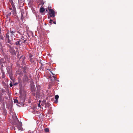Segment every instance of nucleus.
Wrapping results in <instances>:
<instances>
[{"mask_svg":"<svg viewBox=\"0 0 133 133\" xmlns=\"http://www.w3.org/2000/svg\"><path fill=\"white\" fill-rule=\"evenodd\" d=\"M52 19H50L49 21V23L52 24Z\"/></svg>","mask_w":133,"mask_h":133,"instance_id":"29","label":"nucleus"},{"mask_svg":"<svg viewBox=\"0 0 133 133\" xmlns=\"http://www.w3.org/2000/svg\"><path fill=\"white\" fill-rule=\"evenodd\" d=\"M8 95H9V93H8Z\"/></svg>","mask_w":133,"mask_h":133,"instance_id":"44","label":"nucleus"},{"mask_svg":"<svg viewBox=\"0 0 133 133\" xmlns=\"http://www.w3.org/2000/svg\"><path fill=\"white\" fill-rule=\"evenodd\" d=\"M59 96L58 95H56L55 96V98L56 100H57H57L59 98Z\"/></svg>","mask_w":133,"mask_h":133,"instance_id":"22","label":"nucleus"},{"mask_svg":"<svg viewBox=\"0 0 133 133\" xmlns=\"http://www.w3.org/2000/svg\"><path fill=\"white\" fill-rule=\"evenodd\" d=\"M37 97L39 98L41 96L40 93V90L38 89L36 91V93H35V95L34 96Z\"/></svg>","mask_w":133,"mask_h":133,"instance_id":"10","label":"nucleus"},{"mask_svg":"<svg viewBox=\"0 0 133 133\" xmlns=\"http://www.w3.org/2000/svg\"><path fill=\"white\" fill-rule=\"evenodd\" d=\"M53 23L54 24H56V22L55 21H53Z\"/></svg>","mask_w":133,"mask_h":133,"instance_id":"33","label":"nucleus"},{"mask_svg":"<svg viewBox=\"0 0 133 133\" xmlns=\"http://www.w3.org/2000/svg\"><path fill=\"white\" fill-rule=\"evenodd\" d=\"M25 57L24 56H23V55H21L20 57L18 58L17 60L19 61L20 59H21V61H23L25 59Z\"/></svg>","mask_w":133,"mask_h":133,"instance_id":"17","label":"nucleus"},{"mask_svg":"<svg viewBox=\"0 0 133 133\" xmlns=\"http://www.w3.org/2000/svg\"><path fill=\"white\" fill-rule=\"evenodd\" d=\"M53 77H54V79H55L56 78L54 76Z\"/></svg>","mask_w":133,"mask_h":133,"instance_id":"36","label":"nucleus"},{"mask_svg":"<svg viewBox=\"0 0 133 133\" xmlns=\"http://www.w3.org/2000/svg\"><path fill=\"white\" fill-rule=\"evenodd\" d=\"M25 72H25V71H24V73H25Z\"/></svg>","mask_w":133,"mask_h":133,"instance_id":"38","label":"nucleus"},{"mask_svg":"<svg viewBox=\"0 0 133 133\" xmlns=\"http://www.w3.org/2000/svg\"><path fill=\"white\" fill-rule=\"evenodd\" d=\"M18 3L19 4V1L18 0Z\"/></svg>","mask_w":133,"mask_h":133,"instance_id":"35","label":"nucleus"},{"mask_svg":"<svg viewBox=\"0 0 133 133\" xmlns=\"http://www.w3.org/2000/svg\"><path fill=\"white\" fill-rule=\"evenodd\" d=\"M57 100H56V101H55V102H57Z\"/></svg>","mask_w":133,"mask_h":133,"instance_id":"37","label":"nucleus"},{"mask_svg":"<svg viewBox=\"0 0 133 133\" xmlns=\"http://www.w3.org/2000/svg\"><path fill=\"white\" fill-rule=\"evenodd\" d=\"M38 106L39 107H41V105H40V103H39V104H38Z\"/></svg>","mask_w":133,"mask_h":133,"instance_id":"32","label":"nucleus"},{"mask_svg":"<svg viewBox=\"0 0 133 133\" xmlns=\"http://www.w3.org/2000/svg\"><path fill=\"white\" fill-rule=\"evenodd\" d=\"M12 120L13 124L15 125L16 127L18 129V130H21L22 129V123L19 121L16 116L13 115Z\"/></svg>","mask_w":133,"mask_h":133,"instance_id":"1","label":"nucleus"},{"mask_svg":"<svg viewBox=\"0 0 133 133\" xmlns=\"http://www.w3.org/2000/svg\"><path fill=\"white\" fill-rule=\"evenodd\" d=\"M5 37L4 32H0V39L3 40L4 38Z\"/></svg>","mask_w":133,"mask_h":133,"instance_id":"14","label":"nucleus"},{"mask_svg":"<svg viewBox=\"0 0 133 133\" xmlns=\"http://www.w3.org/2000/svg\"><path fill=\"white\" fill-rule=\"evenodd\" d=\"M1 46H2V47H1V50H2V51H3V50H2V49L3 48H2V45H1Z\"/></svg>","mask_w":133,"mask_h":133,"instance_id":"31","label":"nucleus"},{"mask_svg":"<svg viewBox=\"0 0 133 133\" xmlns=\"http://www.w3.org/2000/svg\"><path fill=\"white\" fill-rule=\"evenodd\" d=\"M45 10V9L43 8L42 7L40 8V12L41 13L43 12H44Z\"/></svg>","mask_w":133,"mask_h":133,"instance_id":"18","label":"nucleus"},{"mask_svg":"<svg viewBox=\"0 0 133 133\" xmlns=\"http://www.w3.org/2000/svg\"><path fill=\"white\" fill-rule=\"evenodd\" d=\"M46 11H48L47 9H46Z\"/></svg>","mask_w":133,"mask_h":133,"instance_id":"39","label":"nucleus"},{"mask_svg":"<svg viewBox=\"0 0 133 133\" xmlns=\"http://www.w3.org/2000/svg\"><path fill=\"white\" fill-rule=\"evenodd\" d=\"M14 129L15 130V128Z\"/></svg>","mask_w":133,"mask_h":133,"instance_id":"42","label":"nucleus"},{"mask_svg":"<svg viewBox=\"0 0 133 133\" xmlns=\"http://www.w3.org/2000/svg\"><path fill=\"white\" fill-rule=\"evenodd\" d=\"M44 131L46 132H48L49 131V130L48 128H46L44 129Z\"/></svg>","mask_w":133,"mask_h":133,"instance_id":"23","label":"nucleus"},{"mask_svg":"<svg viewBox=\"0 0 133 133\" xmlns=\"http://www.w3.org/2000/svg\"><path fill=\"white\" fill-rule=\"evenodd\" d=\"M11 3L13 9V10H12L11 9H10L12 10L11 12L13 15H16V10L15 6L16 5H17V3H16L15 1H14V2H13V1H11Z\"/></svg>","mask_w":133,"mask_h":133,"instance_id":"4","label":"nucleus"},{"mask_svg":"<svg viewBox=\"0 0 133 133\" xmlns=\"http://www.w3.org/2000/svg\"><path fill=\"white\" fill-rule=\"evenodd\" d=\"M11 66L10 68H9L8 67V68H7V71L9 75V76L10 79L12 80H13L14 79V76L12 74V64H11Z\"/></svg>","mask_w":133,"mask_h":133,"instance_id":"3","label":"nucleus"},{"mask_svg":"<svg viewBox=\"0 0 133 133\" xmlns=\"http://www.w3.org/2000/svg\"><path fill=\"white\" fill-rule=\"evenodd\" d=\"M14 102L15 103H18V101L16 99H15L14 100Z\"/></svg>","mask_w":133,"mask_h":133,"instance_id":"24","label":"nucleus"},{"mask_svg":"<svg viewBox=\"0 0 133 133\" xmlns=\"http://www.w3.org/2000/svg\"><path fill=\"white\" fill-rule=\"evenodd\" d=\"M2 92L3 93H4V92H6V91L4 89H2L1 90Z\"/></svg>","mask_w":133,"mask_h":133,"instance_id":"25","label":"nucleus"},{"mask_svg":"<svg viewBox=\"0 0 133 133\" xmlns=\"http://www.w3.org/2000/svg\"><path fill=\"white\" fill-rule=\"evenodd\" d=\"M29 58L30 60H31V61H32V57H33V55L31 54H29Z\"/></svg>","mask_w":133,"mask_h":133,"instance_id":"20","label":"nucleus"},{"mask_svg":"<svg viewBox=\"0 0 133 133\" xmlns=\"http://www.w3.org/2000/svg\"><path fill=\"white\" fill-rule=\"evenodd\" d=\"M1 28H0V32H1Z\"/></svg>","mask_w":133,"mask_h":133,"instance_id":"34","label":"nucleus"},{"mask_svg":"<svg viewBox=\"0 0 133 133\" xmlns=\"http://www.w3.org/2000/svg\"><path fill=\"white\" fill-rule=\"evenodd\" d=\"M11 41L9 40V41H7L6 42L7 43V46L9 48H10L11 47H12L11 46L12 45V44L11 43Z\"/></svg>","mask_w":133,"mask_h":133,"instance_id":"15","label":"nucleus"},{"mask_svg":"<svg viewBox=\"0 0 133 133\" xmlns=\"http://www.w3.org/2000/svg\"><path fill=\"white\" fill-rule=\"evenodd\" d=\"M30 2H29V3H30Z\"/></svg>","mask_w":133,"mask_h":133,"instance_id":"41","label":"nucleus"},{"mask_svg":"<svg viewBox=\"0 0 133 133\" xmlns=\"http://www.w3.org/2000/svg\"><path fill=\"white\" fill-rule=\"evenodd\" d=\"M57 81H59V80H57Z\"/></svg>","mask_w":133,"mask_h":133,"instance_id":"43","label":"nucleus"},{"mask_svg":"<svg viewBox=\"0 0 133 133\" xmlns=\"http://www.w3.org/2000/svg\"><path fill=\"white\" fill-rule=\"evenodd\" d=\"M11 14V12H10L9 13H8L6 16V17L8 19L10 17Z\"/></svg>","mask_w":133,"mask_h":133,"instance_id":"21","label":"nucleus"},{"mask_svg":"<svg viewBox=\"0 0 133 133\" xmlns=\"http://www.w3.org/2000/svg\"><path fill=\"white\" fill-rule=\"evenodd\" d=\"M2 94H0V98L1 99H2Z\"/></svg>","mask_w":133,"mask_h":133,"instance_id":"28","label":"nucleus"},{"mask_svg":"<svg viewBox=\"0 0 133 133\" xmlns=\"http://www.w3.org/2000/svg\"><path fill=\"white\" fill-rule=\"evenodd\" d=\"M14 44L17 47H19L22 45L19 39L18 41L16 42Z\"/></svg>","mask_w":133,"mask_h":133,"instance_id":"11","label":"nucleus"},{"mask_svg":"<svg viewBox=\"0 0 133 133\" xmlns=\"http://www.w3.org/2000/svg\"><path fill=\"white\" fill-rule=\"evenodd\" d=\"M16 30L13 27L10 28V31L8 32H10V36L12 37L13 36H14L16 32Z\"/></svg>","mask_w":133,"mask_h":133,"instance_id":"6","label":"nucleus"},{"mask_svg":"<svg viewBox=\"0 0 133 133\" xmlns=\"http://www.w3.org/2000/svg\"><path fill=\"white\" fill-rule=\"evenodd\" d=\"M9 85H10V87H12V86L13 85H12V82L11 81V82L10 83V84Z\"/></svg>","mask_w":133,"mask_h":133,"instance_id":"27","label":"nucleus"},{"mask_svg":"<svg viewBox=\"0 0 133 133\" xmlns=\"http://www.w3.org/2000/svg\"><path fill=\"white\" fill-rule=\"evenodd\" d=\"M45 25H46V23H45Z\"/></svg>","mask_w":133,"mask_h":133,"instance_id":"40","label":"nucleus"},{"mask_svg":"<svg viewBox=\"0 0 133 133\" xmlns=\"http://www.w3.org/2000/svg\"><path fill=\"white\" fill-rule=\"evenodd\" d=\"M29 80V79L28 76L26 75H25L23 78L22 80L23 82H26L28 81Z\"/></svg>","mask_w":133,"mask_h":133,"instance_id":"8","label":"nucleus"},{"mask_svg":"<svg viewBox=\"0 0 133 133\" xmlns=\"http://www.w3.org/2000/svg\"><path fill=\"white\" fill-rule=\"evenodd\" d=\"M23 18H24V17H23V14L22 13L21 19H22V20L23 19Z\"/></svg>","mask_w":133,"mask_h":133,"instance_id":"26","label":"nucleus"},{"mask_svg":"<svg viewBox=\"0 0 133 133\" xmlns=\"http://www.w3.org/2000/svg\"><path fill=\"white\" fill-rule=\"evenodd\" d=\"M17 52H18V54L17 55V60L18 59V58H19V57L20 55H22L23 52L21 51H19L18 50H17Z\"/></svg>","mask_w":133,"mask_h":133,"instance_id":"13","label":"nucleus"},{"mask_svg":"<svg viewBox=\"0 0 133 133\" xmlns=\"http://www.w3.org/2000/svg\"><path fill=\"white\" fill-rule=\"evenodd\" d=\"M49 11V13L51 17H54L55 16V12L52 9H51L48 8Z\"/></svg>","mask_w":133,"mask_h":133,"instance_id":"7","label":"nucleus"},{"mask_svg":"<svg viewBox=\"0 0 133 133\" xmlns=\"http://www.w3.org/2000/svg\"><path fill=\"white\" fill-rule=\"evenodd\" d=\"M50 103H49V102H47L46 103H45V105L46 107H49L50 105Z\"/></svg>","mask_w":133,"mask_h":133,"instance_id":"19","label":"nucleus"},{"mask_svg":"<svg viewBox=\"0 0 133 133\" xmlns=\"http://www.w3.org/2000/svg\"><path fill=\"white\" fill-rule=\"evenodd\" d=\"M18 84L17 83H13V85L14 86Z\"/></svg>","mask_w":133,"mask_h":133,"instance_id":"30","label":"nucleus"},{"mask_svg":"<svg viewBox=\"0 0 133 133\" xmlns=\"http://www.w3.org/2000/svg\"><path fill=\"white\" fill-rule=\"evenodd\" d=\"M22 45V44L23 43H25L26 41V39L25 38H21L20 39H19Z\"/></svg>","mask_w":133,"mask_h":133,"instance_id":"12","label":"nucleus"},{"mask_svg":"<svg viewBox=\"0 0 133 133\" xmlns=\"http://www.w3.org/2000/svg\"><path fill=\"white\" fill-rule=\"evenodd\" d=\"M30 90L31 92V94L33 96L35 95V91L36 88L35 85L33 84H30Z\"/></svg>","mask_w":133,"mask_h":133,"instance_id":"5","label":"nucleus"},{"mask_svg":"<svg viewBox=\"0 0 133 133\" xmlns=\"http://www.w3.org/2000/svg\"><path fill=\"white\" fill-rule=\"evenodd\" d=\"M10 61V59L6 56H4L3 58H1L0 59V66L1 67H3V64L8 63H9Z\"/></svg>","mask_w":133,"mask_h":133,"instance_id":"2","label":"nucleus"},{"mask_svg":"<svg viewBox=\"0 0 133 133\" xmlns=\"http://www.w3.org/2000/svg\"><path fill=\"white\" fill-rule=\"evenodd\" d=\"M9 48L10 52L13 55H16V52L12 47Z\"/></svg>","mask_w":133,"mask_h":133,"instance_id":"9","label":"nucleus"},{"mask_svg":"<svg viewBox=\"0 0 133 133\" xmlns=\"http://www.w3.org/2000/svg\"><path fill=\"white\" fill-rule=\"evenodd\" d=\"M9 32H8L5 35V39L6 40L9 41L10 40L9 39Z\"/></svg>","mask_w":133,"mask_h":133,"instance_id":"16","label":"nucleus"}]
</instances>
